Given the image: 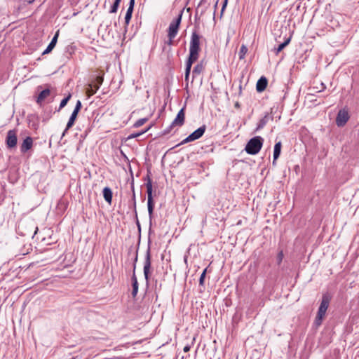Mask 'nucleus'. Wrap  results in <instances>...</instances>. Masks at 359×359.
<instances>
[{
  "instance_id": "obj_1",
  "label": "nucleus",
  "mask_w": 359,
  "mask_h": 359,
  "mask_svg": "<svg viewBox=\"0 0 359 359\" xmlns=\"http://www.w3.org/2000/svg\"><path fill=\"white\" fill-rule=\"evenodd\" d=\"M200 50V36L196 32H193L190 41L189 55L186 62L185 80L189 79L192 64L198 60Z\"/></svg>"
},
{
  "instance_id": "obj_2",
  "label": "nucleus",
  "mask_w": 359,
  "mask_h": 359,
  "mask_svg": "<svg viewBox=\"0 0 359 359\" xmlns=\"http://www.w3.org/2000/svg\"><path fill=\"white\" fill-rule=\"evenodd\" d=\"M150 171L148 170L147 175L146 177L144 178V185L147 188V193L148 196V201H147V207H148V212L150 219L151 218V216L153 215V212L154 210V202L153 200V186H152V180L151 179L150 176Z\"/></svg>"
},
{
  "instance_id": "obj_3",
  "label": "nucleus",
  "mask_w": 359,
  "mask_h": 359,
  "mask_svg": "<svg viewBox=\"0 0 359 359\" xmlns=\"http://www.w3.org/2000/svg\"><path fill=\"white\" fill-rule=\"evenodd\" d=\"M330 300L331 297L328 293L323 294L321 302L316 318V323L317 325H319L322 323L323 319L324 318L328 309Z\"/></svg>"
},
{
  "instance_id": "obj_4",
  "label": "nucleus",
  "mask_w": 359,
  "mask_h": 359,
  "mask_svg": "<svg viewBox=\"0 0 359 359\" xmlns=\"http://www.w3.org/2000/svg\"><path fill=\"white\" fill-rule=\"evenodd\" d=\"M264 139L260 136L251 138L247 143L245 150L248 154L255 155L261 150Z\"/></svg>"
},
{
  "instance_id": "obj_5",
  "label": "nucleus",
  "mask_w": 359,
  "mask_h": 359,
  "mask_svg": "<svg viewBox=\"0 0 359 359\" xmlns=\"http://www.w3.org/2000/svg\"><path fill=\"white\" fill-rule=\"evenodd\" d=\"M185 107H182L179 112L177 113L175 118L172 121L170 126L164 130L163 135L168 134L170 132V130L175 126H182L184 123L185 114H184Z\"/></svg>"
},
{
  "instance_id": "obj_6",
  "label": "nucleus",
  "mask_w": 359,
  "mask_h": 359,
  "mask_svg": "<svg viewBox=\"0 0 359 359\" xmlns=\"http://www.w3.org/2000/svg\"><path fill=\"white\" fill-rule=\"evenodd\" d=\"M206 130V126L203 125L202 126L199 127L197 130L194 131L192 133H191L188 137H187L185 139H184L180 144H178L177 146L182 145L184 144L198 140L201 138Z\"/></svg>"
},
{
  "instance_id": "obj_7",
  "label": "nucleus",
  "mask_w": 359,
  "mask_h": 359,
  "mask_svg": "<svg viewBox=\"0 0 359 359\" xmlns=\"http://www.w3.org/2000/svg\"><path fill=\"white\" fill-rule=\"evenodd\" d=\"M350 118L348 111L344 108L340 109L336 117V124L338 127H344Z\"/></svg>"
},
{
  "instance_id": "obj_8",
  "label": "nucleus",
  "mask_w": 359,
  "mask_h": 359,
  "mask_svg": "<svg viewBox=\"0 0 359 359\" xmlns=\"http://www.w3.org/2000/svg\"><path fill=\"white\" fill-rule=\"evenodd\" d=\"M137 262V250L135 252V257L133 260V276H132V285H133V290H132V296L133 297H135L137 292H138V282L137 279L135 275V269H136V263Z\"/></svg>"
},
{
  "instance_id": "obj_9",
  "label": "nucleus",
  "mask_w": 359,
  "mask_h": 359,
  "mask_svg": "<svg viewBox=\"0 0 359 359\" xmlns=\"http://www.w3.org/2000/svg\"><path fill=\"white\" fill-rule=\"evenodd\" d=\"M18 142L17 131L15 130H10L8 131L6 137V144L8 149L16 147Z\"/></svg>"
},
{
  "instance_id": "obj_10",
  "label": "nucleus",
  "mask_w": 359,
  "mask_h": 359,
  "mask_svg": "<svg viewBox=\"0 0 359 359\" xmlns=\"http://www.w3.org/2000/svg\"><path fill=\"white\" fill-rule=\"evenodd\" d=\"M151 273V255H150V248L149 247L146 256H145V260H144V276L146 280L147 285L149 283V275Z\"/></svg>"
},
{
  "instance_id": "obj_11",
  "label": "nucleus",
  "mask_w": 359,
  "mask_h": 359,
  "mask_svg": "<svg viewBox=\"0 0 359 359\" xmlns=\"http://www.w3.org/2000/svg\"><path fill=\"white\" fill-rule=\"evenodd\" d=\"M182 15H180L175 20L172 21L168 28V38H175L177 34Z\"/></svg>"
},
{
  "instance_id": "obj_12",
  "label": "nucleus",
  "mask_w": 359,
  "mask_h": 359,
  "mask_svg": "<svg viewBox=\"0 0 359 359\" xmlns=\"http://www.w3.org/2000/svg\"><path fill=\"white\" fill-rule=\"evenodd\" d=\"M33 145V140L31 137H27L20 146V151L25 153L29 150Z\"/></svg>"
},
{
  "instance_id": "obj_13",
  "label": "nucleus",
  "mask_w": 359,
  "mask_h": 359,
  "mask_svg": "<svg viewBox=\"0 0 359 359\" xmlns=\"http://www.w3.org/2000/svg\"><path fill=\"white\" fill-rule=\"evenodd\" d=\"M58 36H59V30H57L55 33V34L54 35V36L53 37L51 41L50 42V43L48 44V46H47V48L43 50V52L42 53V55H46V54H48L49 53H50L52 51V50L55 48L56 43H57V38H58Z\"/></svg>"
},
{
  "instance_id": "obj_14",
  "label": "nucleus",
  "mask_w": 359,
  "mask_h": 359,
  "mask_svg": "<svg viewBox=\"0 0 359 359\" xmlns=\"http://www.w3.org/2000/svg\"><path fill=\"white\" fill-rule=\"evenodd\" d=\"M268 81L265 76H262L257 82L256 90L257 92H263L267 86Z\"/></svg>"
},
{
  "instance_id": "obj_15",
  "label": "nucleus",
  "mask_w": 359,
  "mask_h": 359,
  "mask_svg": "<svg viewBox=\"0 0 359 359\" xmlns=\"http://www.w3.org/2000/svg\"><path fill=\"white\" fill-rule=\"evenodd\" d=\"M78 114H79L78 112L72 111V113L69 117V119L67 123L66 128L65 129V130L62 133V137L65 136V133L74 126V122L77 118Z\"/></svg>"
},
{
  "instance_id": "obj_16",
  "label": "nucleus",
  "mask_w": 359,
  "mask_h": 359,
  "mask_svg": "<svg viewBox=\"0 0 359 359\" xmlns=\"http://www.w3.org/2000/svg\"><path fill=\"white\" fill-rule=\"evenodd\" d=\"M102 194L104 200L110 205L111 203L113 196L111 189L109 187H106L103 189Z\"/></svg>"
},
{
  "instance_id": "obj_17",
  "label": "nucleus",
  "mask_w": 359,
  "mask_h": 359,
  "mask_svg": "<svg viewBox=\"0 0 359 359\" xmlns=\"http://www.w3.org/2000/svg\"><path fill=\"white\" fill-rule=\"evenodd\" d=\"M292 39V34H290L288 37L285 38V41L279 44L277 48H274V53L278 55L284 48H285L290 42Z\"/></svg>"
},
{
  "instance_id": "obj_18",
  "label": "nucleus",
  "mask_w": 359,
  "mask_h": 359,
  "mask_svg": "<svg viewBox=\"0 0 359 359\" xmlns=\"http://www.w3.org/2000/svg\"><path fill=\"white\" fill-rule=\"evenodd\" d=\"M281 142H278L274 145V150H273V164H275L276 161L278 158L280 151H281Z\"/></svg>"
},
{
  "instance_id": "obj_19",
  "label": "nucleus",
  "mask_w": 359,
  "mask_h": 359,
  "mask_svg": "<svg viewBox=\"0 0 359 359\" xmlns=\"http://www.w3.org/2000/svg\"><path fill=\"white\" fill-rule=\"evenodd\" d=\"M50 94V90L48 88L46 89H44L43 90H42L38 97H37V100H36V102L38 104L41 103V102H43L46 97H48Z\"/></svg>"
},
{
  "instance_id": "obj_20",
  "label": "nucleus",
  "mask_w": 359,
  "mask_h": 359,
  "mask_svg": "<svg viewBox=\"0 0 359 359\" xmlns=\"http://www.w3.org/2000/svg\"><path fill=\"white\" fill-rule=\"evenodd\" d=\"M268 122V114H266L262 118H261L257 123V126L255 129V131H258L261 129H262L267 123Z\"/></svg>"
},
{
  "instance_id": "obj_21",
  "label": "nucleus",
  "mask_w": 359,
  "mask_h": 359,
  "mask_svg": "<svg viewBox=\"0 0 359 359\" xmlns=\"http://www.w3.org/2000/svg\"><path fill=\"white\" fill-rule=\"evenodd\" d=\"M98 89L99 86H94L93 84H90L89 88L87 89L88 95L91 96L94 95Z\"/></svg>"
},
{
  "instance_id": "obj_22",
  "label": "nucleus",
  "mask_w": 359,
  "mask_h": 359,
  "mask_svg": "<svg viewBox=\"0 0 359 359\" xmlns=\"http://www.w3.org/2000/svg\"><path fill=\"white\" fill-rule=\"evenodd\" d=\"M203 71V65L202 63L197 64L193 69L194 75H199Z\"/></svg>"
},
{
  "instance_id": "obj_23",
  "label": "nucleus",
  "mask_w": 359,
  "mask_h": 359,
  "mask_svg": "<svg viewBox=\"0 0 359 359\" xmlns=\"http://www.w3.org/2000/svg\"><path fill=\"white\" fill-rule=\"evenodd\" d=\"M248 52V48L245 45H242L240 48V50L238 53V57L240 60H243L245 58V54Z\"/></svg>"
},
{
  "instance_id": "obj_24",
  "label": "nucleus",
  "mask_w": 359,
  "mask_h": 359,
  "mask_svg": "<svg viewBox=\"0 0 359 359\" xmlns=\"http://www.w3.org/2000/svg\"><path fill=\"white\" fill-rule=\"evenodd\" d=\"M71 96H72L71 94H69L67 97H65L64 99L62 100V101L60 104V107L57 109V111H60L63 107H65L66 106L68 101L71 98Z\"/></svg>"
},
{
  "instance_id": "obj_25",
  "label": "nucleus",
  "mask_w": 359,
  "mask_h": 359,
  "mask_svg": "<svg viewBox=\"0 0 359 359\" xmlns=\"http://www.w3.org/2000/svg\"><path fill=\"white\" fill-rule=\"evenodd\" d=\"M133 12V11H132V10H128V9L127 10V12H126V16H125V24L126 26L128 25V24L131 20Z\"/></svg>"
},
{
  "instance_id": "obj_26",
  "label": "nucleus",
  "mask_w": 359,
  "mask_h": 359,
  "mask_svg": "<svg viewBox=\"0 0 359 359\" xmlns=\"http://www.w3.org/2000/svg\"><path fill=\"white\" fill-rule=\"evenodd\" d=\"M207 271H208V268H205L203 271L202 272L201 276H200V278H199V285L201 286H203L204 285V281H205V275H206V273H207Z\"/></svg>"
},
{
  "instance_id": "obj_27",
  "label": "nucleus",
  "mask_w": 359,
  "mask_h": 359,
  "mask_svg": "<svg viewBox=\"0 0 359 359\" xmlns=\"http://www.w3.org/2000/svg\"><path fill=\"white\" fill-rule=\"evenodd\" d=\"M147 121V118H143L137 120L133 125L135 128H138L144 124Z\"/></svg>"
},
{
  "instance_id": "obj_28",
  "label": "nucleus",
  "mask_w": 359,
  "mask_h": 359,
  "mask_svg": "<svg viewBox=\"0 0 359 359\" xmlns=\"http://www.w3.org/2000/svg\"><path fill=\"white\" fill-rule=\"evenodd\" d=\"M104 81L103 75H97L95 78V84L94 86H99V87L102 84Z\"/></svg>"
},
{
  "instance_id": "obj_29",
  "label": "nucleus",
  "mask_w": 359,
  "mask_h": 359,
  "mask_svg": "<svg viewBox=\"0 0 359 359\" xmlns=\"http://www.w3.org/2000/svg\"><path fill=\"white\" fill-rule=\"evenodd\" d=\"M283 251H280L278 255H277V257H276V260H277V264L278 265H280L281 264V262H283Z\"/></svg>"
},
{
  "instance_id": "obj_30",
  "label": "nucleus",
  "mask_w": 359,
  "mask_h": 359,
  "mask_svg": "<svg viewBox=\"0 0 359 359\" xmlns=\"http://www.w3.org/2000/svg\"><path fill=\"white\" fill-rule=\"evenodd\" d=\"M81 107H82L81 102L80 100H77L76 106H75L73 111H76V112L79 113V111L81 110Z\"/></svg>"
},
{
  "instance_id": "obj_31",
  "label": "nucleus",
  "mask_w": 359,
  "mask_h": 359,
  "mask_svg": "<svg viewBox=\"0 0 359 359\" xmlns=\"http://www.w3.org/2000/svg\"><path fill=\"white\" fill-rule=\"evenodd\" d=\"M133 198H132V200H133V209H134V211H135V215L137 216V210H136V201H135V191H134V189L133 190Z\"/></svg>"
},
{
  "instance_id": "obj_32",
  "label": "nucleus",
  "mask_w": 359,
  "mask_h": 359,
  "mask_svg": "<svg viewBox=\"0 0 359 359\" xmlns=\"http://www.w3.org/2000/svg\"><path fill=\"white\" fill-rule=\"evenodd\" d=\"M194 341H195V337H194L193 341H192V342H191V344H187V345L184 347L183 351H184V352H188V351H189V350L191 349V346L194 344Z\"/></svg>"
},
{
  "instance_id": "obj_33",
  "label": "nucleus",
  "mask_w": 359,
  "mask_h": 359,
  "mask_svg": "<svg viewBox=\"0 0 359 359\" xmlns=\"http://www.w3.org/2000/svg\"><path fill=\"white\" fill-rule=\"evenodd\" d=\"M118 8V6L114 3L111 7L109 13H116Z\"/></svg>"
},
{
  "instance_id": "obj_34",
  "label": "nucleus",
  "mask_w": 359,
  "mask_h": 359,
  "mask_svg": "<svg viewBox=\"0 0 359 359\" xmlns=\"http://www.w3.org/2000/svg\"><path fill=\"white\" fill-rule=\"evenodd\" d=\"M146 130H142V132L140 133H132L130 134L129 136H128V139H131V138H135V137H137L138 136H140V135L143 134Z\"/></svg>"
},
{
  "instance_id": "obj_35",
  "label": "nucleus",
  "mask_w": 359,
  "mask_h": 359,
  "mask_svg": "<svg viewBox=\"0 0 359 359\" xmlns=\"http://www.w3.org/2000/svg\"><path fill=\"white\" fill-rule=\"evenodd\" d=\"M134 6H135V0H130L129 6H128V9L133 11Z\"/></svg>"
},
{
  "instance_id": "obj_36",
  "label": "nucleus",
  "mask_w": 359,
  "mask_h": 359,
  "mask_svg": "<svg viewBox=\"0 0 359 359\" xmlns=\"http://www.w3.org/2000/svg\"><path fill=\"white\" fill-rule=\"evenodd\" d=\"M227 3H228V0H224V3H223L222 8L221 10V14L223 13L225 8L226 7Z\"/></svg>"
},
{
  "instance_id": "obj_37",
  "label": "nucleus",
  "mask_w": 359,
  "mask_h": 359,
  "mask_svg": "<svg viewBox=\"0 0 359 359\" xmlns=\"http://www.w3.org/2000/svg\"><path fill=\"white\" fill-rule=\"evenodd\" d=\"M173 39L174 38H169L168 40L166 41V43L169 46L172 45Z\"/></svg>"
},
{
  "instance_id": "obj_38",
  "label": "nucleus",
  "mask_w": 359,
  "mask_h": 359,
  "mask_svg": "<svg viewBox=\"0 0 359 359\" xmlns=\"http://www.w3.org/2000/svg\"><path fill=\"white\" fill-rule=\"evenodd\" d=\"M205 0H201L200 3H199V4H198V5L197 10H198V8H200V6H201V5H203V4H205Z\"/></svg>"
},
{
  "instance_id": "obj_39",
  "label": "nucleus",
  "mask_w": 359,
  "mask_h": 359,
  "mask_svg": "<svg viewBox=\"0 0 359 359\" xmlns=\"http://www.w3.org/2000/svg\"><path fill=\"white\" fill-rule=\"evenodd\" d=\"M234 107L237 109L240 108V104L239 102H236L234 104Z\"/></svg>"
},
{
  "instance_id": "obj_40",
  "label": "nucleus",
  "mask_w": 359,
  "mask_h": 359,
  "mask_svg": "<svg viewBox=\"0 0 359 359\" xmlns=\"http://www.w3.org/2000/svg\"><path fill=\"white\" fill-rule=\"evenodd\" d=\"M121 0H115L114 1V4H116V5H118L119 6V4H120V2H121Z\"/></svg>"
},
{
  "instance_id": "obj_41",
  "label": "nucleus",
  "mask_w": 359,
  "mask_h": 359,
  "mask_svg": "<svg viewBox=\"0 0 359 359\" xmlns=\"http://www.w3.org/2000/svg\"><path fill=\"white\" fill-rule=\"evenodd\" d=\"M121 0H115L114 1V4H116V5H118L119 6V4H120V2H121Z\"/></svg>"
},
{
  "instance_id": "obj_42",
  "label": "nucleus",
  "mask_w": 359,
  "mask_h": 359,
  "mask_svg": "<svg viewBox=\"0 0 359 359\" xmlns=\"http://www.w3.org/2000/svg\"><path fill=\"white\" fill-rule=\"evenodd\" d=\"M217 3H218V0H217V2L215 3V8H217Z\"/></svg>"
},
{
  "instance_id": "obj_43",
  "label": "nucleus",
  "mask_w": 359,
  "mask_h": 359,
  "mask_svg": "<svg viewBox=\"0 0 359 359\" xmlns=\"http://www.w3.org/2000/svg\"><path fill=\"white\" fill-rule=\"evenodd\" d=\"M184 262H185L186 263H187V257H184Z\"/></svg>"
},
{
  "instance_id": "obj_44",
  "label": "nucleus",
  "mask_w": 359,
  "mask_h": 359,
  "mask_svg": "<svg viewBox=\"0 0 359 359\" xmlns=\"http://www.w3.org/2000/svg\"><path fill=\"white\" fill-rule=\"evenodd\" d=\"M205 12V10L201 11V14H203Z\"/></svg>"
},
{
  "instance_id": "obj_45",
  "label": "nucleus",
  "mask_w": 359,
  "mask_h": 359,
  "mask_svg": "<svg viewBox=\"0 0 359 359\" xmlns=\"http://www.w3.org/2000/svg\"><path fill=\"white\" fill-rule=\"evenodd\" d=\"M37 230H38V228L36 227V231H35V232H34V234L36 233V231H37Z\"/></svg>"
}]
</instances>
